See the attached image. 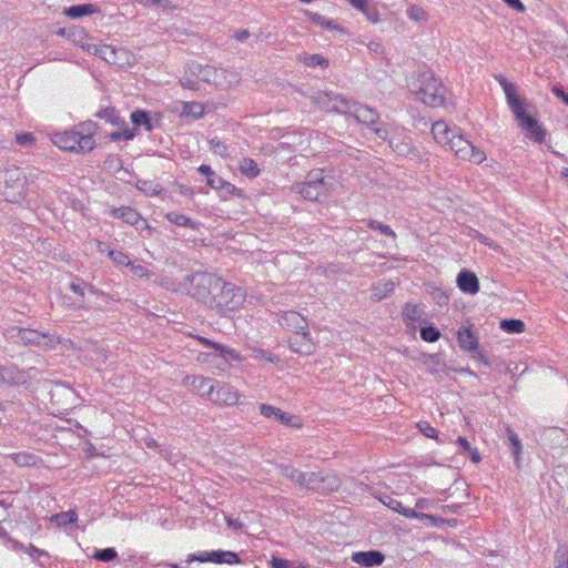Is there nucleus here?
Segmentation results:
<instances>
[{
	"mask_svg": "<svg viewBox=\"0 0 568 568\" xmlns=\"http://www.w3.org/2000/svg\"><path fill=\"white\" fill-rule=\"evenodd\" d=\"M315 101L326 111L353 115L358 122L371 126L373 130L379 128L377 125L379 119L377 111L367 105L352 102L342 95L333 93H320Z\"/></svg>",
	"mask_w": 568,
	"mask_h": 568,
	"instance_id": "1",
	"label": "nucleus"
},
{
	"mask_svg": "<svg viewBox=\"0 0 568 568\" xmlns=\"http://www.w3.org/2000/svg\"><path fill=\"white\" fill-rule=\"evenodd\" d=\"M498 81L504 89L507 103L513 111L515 119L519 126L525 131V135L535 142H542L545 132L538 124V121L527 112L526 102L519 99L516 94V87L504 77H500Z\"/></svg>",
	"mask_w": 568,
	"mask_h": 568,
	"instance_id": "2",
	"label": "nucleus"
},
{
	"mask_svg": "<svg viewBox=\"0 0 568 568\" xmlns=\"http://www.w3.org/2000/svg\"><path fill=\"white\" fill-rule=\"evenodd\" d=\"M97 124L92 121L84 122L78 131H64L54 134L52 141L61 150L71 152H90L95 146L93 135Z\"/></svg>",
	"mask_w": 568,
	"mask_h": 568,
	"instance_id": "3",
	"label": "nucleus"
},
{
	"mask_svg": "<svg viewBox=\"0 0 568 568\" xmlns=\"http://www.w3.org/2000/svg\"><path fill=\"white\" fill-rule=\"evenodd\" d=\"M244 301L245 293L241 287L221 280L209 308L214 310L220 315H224L226 312L237 310Z\"/></svg>",
	"mask_w": 568,
	"mask_h": 568,
	"instance_id": "4",
	"label": "nucleus"
},
{
	"mask_svg": "<svg viewBox=\"0 0 568 568\" xmlns=\"http://www.w3.org/2000/svg\"><path fill=\"white\" fill-rule=\"evenodd\" d=\"M186 280L190 282L189 294L209 307L221 278L212 273L197 272L189 275Z\"/></svg>",
	"mask_w": 568,
	"mask_h": 568,
	"instance_id": "5",
	"label": "nucleus"
},
{
	"mask_svg": "<svg viewBox=\"0 0 568 568\" xmlns=\"http://www.w3.org/2000/svg\"><path fill=\"white\" fill-rule=\"evenodd\" d=\"M445 93L446 89L439 79L430 73H424L420 77L418 97L423 103L433 108L440 106L445 102Z\"/></svg>",
	"mask_w": 568,
	"mask_h": 568,
	"instance_id": "6",
	"label": "nucleus"
},
{
	"mask_svg": "<svg viewBox=\"0 0 568 568\" xmlns=\"http://www.w3.org/2000/svg\"><path fill=\"white\" fill-rule=\"evenodd\" d=\"M375 134L387 141L389 146L400 155H406L410 152L412 139L405 133L403 128L392 124H385L381 128L374 129Z\"/></svg>",
	"mask_w": 568,
	"mask_h": 568,
	"instance_id": "7",
	"label": "nucleus"
},
{
	"mask_svg": "<svg viewBox=\"0 0 568 568\" xmlns=\"http://www.w3.org/2000/svg\"><path fill=\"white\" fill-rule=\"evenodd\" d=\"M192 73L200 80L213 84L221 89H226L237 81V74L212 65L196 64L192 68Z\"/></svg>",
	"mask_w": 568,
	"mask_h": 568,
	"instance_id": "8",
	"label": "nucleus"
},
{
	"mask_svg": "<svg viewBox=\"0 0 568 568\" xmlns=\"http://www.w3.org/2000/svg\"><path fill=\"white\" fill-rule=\"evenodd\" d=\"M293 191L301 194L305 200L317 201L327 191L323 170H313L303 183L293 185Z\"/></svg>",
	"mask_w": 568,
	"mask_h": 568,
	"instance_id": "9",
	"label": "nucleus"
},
{
	"mask_svg": "<svg viewBox=\"0 0 568 568\" xmlns=\"http://www.w3.org/2000/svg\"><path fill=\"white\" fill-rule=\"evenodd\" d=\"M447 148L452 150L456 156L465 161L479 164L486 160L485 152L475 146L469 140L465 139L458 131L453 134Z\"/></svg>",
	"mask_w": 568,
	"mask_h": 568,
	"instance_id": "10",
	"label": "nucleus"
},
{
	"mask_svg": "<svg viewBox=\"0 0 568 568\" xmlns=\"http://www.w3.org/2000/svg\"><path fill=\"white\" fill-rule=\"evenodd\" d=\"M307 480V489L315 490L322 494L335 491L342 485V480L334 473L324 474L322 471H312L308 473Z\"/></svg>",
	"mask_w": 568,
	"mask_h": 568,
	"instance_id": "11",
	"label": "nucleus"
},
{
	"mask_svg": "<svg viewBox=\"0 0 568 568\" xmlns=\"http://www.w3.org/2000/svg\"><path fill=\"white\" fill-rule=\"evenodd\" d=\"M199 342L205 346L213 348L212 353H200L197 359L202 363H212L214 357H220L224 359L226 363L229 361H241L240 354L226 346H223L219 343L212 342L205 337H197Z\"/></svg>",
	"mask_w": 568,
	"mask_h": 568,
	"instance_id": "12",
	"label": "nucleus"
},
{
	"mask_svg": "<svg viewBox=\"0 0 568 568\" xmlns=\"http://www.w3.org/2000/svg\"><path fill=\"white\" fill-rule=\"evenodd\" d=\"M27 178L20 168L12 166L6 170L4 183L7 189H12L11 201H18L23 196Z\"/></svg>",
	"mask_w": 568,
	"mask_h": 568,
	"instance_id": "13",
	"label": "nucleus"
},
{
	"mask_svg": "<svg viewBox=\"0 0 568 568\" xmlns=\"http://www.w3.org/2000/svg\"><path fill=\"white\" fill-rule=\"evenodd\" d=\"M278 323L281 326L291 329L294 334L308 335V324L304 316L295 311L283 312Z\"/></svg>",
	"mask_w": 568,
	"mask_h": 568,
	"instance_id": "14",
	"label": "nucleus"
},
{
	"mask_svg": "<svg viewBox=\"0 0 568 568\" xmlns=\"http://www.w3.org/2000/svg\"><path fill=\"white\" fill-rule=\"evenodd\" d=\"M183 384L190 386L191 389L200 396L211 399L215 389L216 381L203 376H186Z\"/></svg>",
	"mask_w": 568,
	"mask_h": 568,
	"instance_id": "15",
	"label": "nucleus"
},
{
	"mask_svg": "<svg viewBox=\"0 0 568 568\" xmlns=\"http://www.w3.org/2000/svg\"><path fill=\"white\" fill-rule=\"evenodd\" d=\"M239 399L240 394L231 385L216 382L215 389L213 390V395L210 400L217 404L233 406L239 402Z\"/></svg>",
	"mask_w": 568,
	"mask_h": 568,
	"instance_id": "16",
	"label": "nucleus"
},
{
	"mask_svg": "<svg viewBox=\"0 0 568 568\" xmlns=\"http://www.w3.org/2000/svg\"><path fill=\"white\" fill-rule=\"evenodd\" d=\"M402 315L407 326L413 331L416 329L417 324L425 323L424 310L416 304H406L403 308Z\"/></svg>",
	"mask_w": 568,
	"mask_h": 568,
	"instance_id": "17",
	"label": "nucleus"
},
{
	"mask_svg": "<svg viewBox=\"0 0 568 568\" xmlns=\"http://www.w3.org/2000/svg\"><path fill=\"white\" fill-rule=\"evenodd\" d=\"M385 557L378 550L354 552L352 560L364 567H374L383 564Z\"/></svg>",
	"mask_w": 568,
	"mask_h": 568,
	"instance_id": "18",
	"label": "nucleus"
},
{
	"mask_svg": "<svg viewBox=\"0 0 568 568\" xmlns=\"http://www.w3.org/2000/svg\"><path fill=\"white\" fill-rule=\"evenodd\" d=\"M260 413L262 416L266 418H274L275 420L280 422L283 425L286 426H296L293 424V416L291 414L282 412L280 408L274 407L268 404H261L260 405Z\"/></svg>",
	"mask_w": 568,
	"mask_h": 568,
	"instance_id": "19",
	"label": "nucleus"
},
{
	"mask_svg": "<svg viewBox=\"0 0 568 568\" xmlns=\"http://www.w3.org/2000/svg\"><path fill=\"white\" fill-rule=\"evenodd\" d=\"M457 285L465 293L475 294L479 291V282L477 276L467 270L459 272L457 276Z\"/></svg>",
	"mask_w": 568,
	"mask_h": 568,
	"instance_id": "20",
	"label": "nucleus"
},
{
	"mask_svg": "<svg viewBox=\"0 0 568 568\" xmlns=\"http://www.w3.org/2000/svg\"><path fill=\"white\" fill-rule=\"evenodd\" d=\"M457 341L460 348L475 352L478 348V337L470 327H460L457 332Z\"/></svg>",
	"mask_w": 568,
	"mask_h": 568,
	"instance_id": "21",
	"label": "nucleus"
},
{
	"mask_svg": "<svg viewBox=\"0 0 568 568\" xmlns=\"http://www.w3.org/2000/svg\"><path fill=\"white\" fill-rule=\"evenodd\" d=\"M457 130L450 129L445 121H437L432 126V133L437 143L447 146L452 140L453 134Z\"/></svg>",
	"mask_w": 568,
	"mask_h": 568,
	"instance_id": "22",
	"label": "nucleus"
},
{
	"mask_svg": "<svg viewBox=\"0 0 568 568\" xmlns=\"http://www.w3.org/2000/svg\"><path fill=\"white\" fill-rule=\"evenodd\" d=\"M288 344L291 351L297 354L308 355L313 352L310 334L306 336L304 334H294V336L288 338Z\"/></svg>",
	"mask_w": 568,
	"mask_h": 568,
	"instance_id": "23",
	"label": "nucleus"
},
{
	"mask_svg": "<svg viewBox=\"0 0 568 568\" xmlns=\"http://www.w3.org/2000/svg\"><path fill=\"white\" fill-rule=\"evenodd\" d=\"M282 475L290 478L292 481H294L296 485H298L302 488L308 487V473H303L290 465H281L278 467Z\"/></svg>",
	"mask_w": 568,
	"mask_h": 568,
	"instance_id": "24",
	"label": "nucleus"
},
{
	"mask_svg": "<svg viewBox=\"0 0 568 568\" xmlns=\"http://www.w3.org/2000/svg\"><path fill=\"white\" fill-rule=\"evenodd\" d=\"M111 215L115 219H122L125 223L130 225H138L140 221L146 224V222L142 220L141 215L134 209L129 206L114 209ZM145 226L149 229L148 225Z\"/></svg>",
	"mask_w": 568,
	"mask_h": 568,
	"instance_id": "25",
	"label": "nucleus"
},
{
	"mask_svg": "<svg viewBox=\"0 0 568 568\" xmlns=\"http://www.w3.org/2000/svg\"><path fill=\"white\" fill-rule=\"evenodd\" d=\"M210 554V562L214 564H227V565H234L239 564L240 557L234 551H226V550H212Z\"/></svg>",
	"mask_w": 568,
	"mask_h": 568,
	"instance_id": "26",
	"label": "nucleus"
},
{
	"mask_svg": "<svg viewBox=\"0 0 568 568\" xmlns=\"http://www.w3.org/2000/svg\"><path fill=\"white\" fill-rule=\"evenodd\" d=\"M395 288V283L389 280L377 282L372 288V298L374 301H382L387 297Z\"/></svg>",
	"mask_w": 568,
	"mask_h": 568,
	"instance_id": "27",
	"label": "nucleus"
},
{
	"mask_svg": "<svg viewBox=\"0 0 568 568\" xmlns=\"http://www.w3.org/2000/svg\"><path fill=\"white\" fill-rule=\"evenodd\" d=\"M385 506L390 508L392 510L407 517V518H416L418 514L412 508L403 507L402 503L390 496H386L385 499L382 500Z\"/></svg>",
	"mask_w": 568,
	"mask_h": 568,
	"instance_id": "28",
	"label": "nucleus"
},
{
	"mask_svg": "<svg viewBox=\"0 0 568 568\" xmlns=\"http://www.w3.org/2000/svg\"><path fill=\"white\" fill-rule=\"evenodd\" d=\"M47 337V334H42L34 329H19V338L26 345H40Z\"/></svg>",
	"mask_w": 568,
	"mask_h": 568,
	"instance_id": "29",
	"label": "nucleus"
},
{
	"mask_svg": "<svg viewBox=\"0 0 568 568\" xmlns=\"http://www.w3.org/2000/svg\"><path fill=\"white\" fill-rule=\"evenodd\" d=\"M95 11V8L93 4H90V3H85V4H77V6H71L69 7L67 10H65V14L69 17V18H72V19H78V18H81L83 16H88V14H91Z\"/></svg>",
	"mask_w": 568,
	"mask_h": 568,
	"instance_id": "30",
	"label": "nucleus"
},
{
	"mask_svg": "<svg viewBox=\"0 0 568 568\" xmlns=\"http://www.w3.org/2000/svg\"><path fill=\"white\" fill-rule=\"evenodd\" d=\"M240 171L248 179H254L260 174L257 163L250 158H243L240 162Z\"/></svg>",
	"mask_w": 568,
	"mask_h": 568,
	"instance_id": "31",
	"label": "nucleus"
},
{
	"mask_svg": "<svg viewBox=\"0 0 568 568\" xmlns=\"http://www.w3.org/2000/svg\"><path fill=\"white\" fill-rule=\"evenodd\" d=\"M131 121L134 126H144L146 131H152L153 125L151 118L148 112L142 110H136L131 114Z\"/></svg>",
	"mask_w": 568,
	"mask_h": 568,
	"instance_id": "32",
	"label": "nucleus"
},
{
	"mask_svg": "<svg viewBox=\"0 0 568 568\" xmlns=\"http://www.w3.org/2000/svg\"><path fill=\"white\" fill-rule=\"evenodd\" d=\"M165 217L171 223L178 225V226H185L190 229H195V223L185 216L184 214L178 213V212H169Z\"/></svg>",
	"mask_w": 568,
	"mask_h": 568,
	"instance_id": "33",
	"label": "nucleus"
},
{
	"mask_svg": "<svg viewBox=\"0 0 568 568\" xmlns=\"http://www.w3.org/2000/svg\"><path fill=\"white\" fill-rule=\"evenodd\" d=\"M500 328L507 333H523L525 331V323L520 320H503L500 322Z\"/></svg>",
	"mask_w": 568,
	"mask_h": 568,
	"instance_id": "34",
	"label": "nucleus"
},
{
	"mask_svg": "<svg viewBox=\"0 0 568 568\" xmlns=\"http://www.w3.org/2000/svg\"><path fill=\"white\" fill-rule=\"evenodd\" d=\"M10 458L14 462V464L21 467L36 465L38 460V456L30 453L12 454Z\"/></svg>",
	"mask_w": 568,
	"mask_h": 568,
	"instance_id": "35",
	"label": "nucleus"
},
{
	"mask_svg": "<svg viewBox=\"0 0 568 568\" xmlns=\"http://www.w3.org/2000/svg\"><path fill=\"white\" fill-rule=\"evenodd\" d=\"M298 61L307 67L320 65L326 68L328 65V60L321 54H304L303 57H298Z\"/></svg>",
	"mask_w": 568,
	"mask_h": 568,
	"instance_id": "36",
	"label": "nucleus"
},
{
	"mask_svg": "<svg viewBox=\"0 0 568 568\" xmlns=\"http://www.w3.org/2000/svg\"><path fill=\"white\" fill-rule=\"evenodd\" d=\"M78 520V515L74 510L57 514L51 517V521L57 523L58 526L64 527Z\"/></svg>",
	"mask_w": 568,
	"mask_h": 568,
	"instance_id": "37",
	"label": "nucleus"
},
{
	"mask_svg": "<svg viewBox=\"0 0 568 568\" xmlns=\"http://www.w3.org/2000/svg\"><path fill=\"white\" fill-rule=\"evenodd\" d=\"M95 55L102 58L108 63H115L116 49L112 45L103 44L95 49Z\"/></svg>",
	"mask_w": 568,
	"mask_h": 568,
	"instance_id": "38",
	"label": "nucleus"
},
{
	"mask_svg": "<svg viewBox=\"0 0 568 568\" xmlns=\"http://www.w3.org/2000/svg\"><path fill=\"white\" fill-rule=\"evenodd\" d=\"M407 17L410 20L416 21V22L427 21L428 20V12L424 8H422L419 6L412 4L407 9Z\"/></svg>",
	"mask_w": 568,
	"mask_h": 568,
	"instance_id": "39",
	"label": "nucleus"
},
{
	"mask_svg": "<svg viewBox=\"0 0 568 568\" xmlns=\"http://www.w3.org/2000/svg\"><path fill=\"white\" fill-rule=\"evenodd\" d=\"M272 568H307V565L273 557L270 561Z\"/></svg>",
	"mask_w": 568,
	"mask_h": 568,
	"instance_id": "40",
	"label": "nucleus"
},
{
	"mask_svg": "<svg viewBox=\"0 0 568 568\" xmlns=\"http://www.w3.org/2000/svg\"><path fill=\"white\" fill-rule=\"evenodd\" d=\"M420 337L423 341L434 343L439 339L440 332L437 327L429 325L420 328Z\"/></svg>",
	"mask_w": 568,
	"mask_h": 568,
	"instance_id": "41",
	"label": "nucleus"
},
{
	"mask_svg": "<svg viewBox=\"0 0 568 568\" xmlns=\"http://www.w3.org/2000/svg\"><path fill=\"white\" fill-rule=\"evenodd\" d=\"M92 557L97 560L109 562L118 557V552L114 548H104L101 550H95Z\"/></svg>",
	"mask_w": 568,
	"mask_h": 568,
	"instance_id": "42",
	"label": "nucleus"
},
{
	"mask_svg": "<svg viewBox=\"0 0 568 568\" xmlns=\"http://www.w3.org/2000/svg\"><path fill=\"white\" fill-rule=\"evenodd\" d=\"M210 149L214 154H217L222 158L229 156L227 145L224 142L220 141L219 139L210 140Z\"/></svg>",
	"mask_w": 568,
	"mask_h": 568,
	"instance_id": "43",
	"label": "nucleus"
},
{
	"mask_svg": "<svg viewBox=\"0 0 568 568\" xmlns=\"http://www.w3.org/2000/svg\"><path fill=\"white\" fill-rule=\"evenodd\" d=\"M367 226L372 230H378L381 231L383 234L387 235V236H390L393 239H396V233L386 224H383L378 221H375V220H369L368 223H367Z\"/></svg>",
	"mask_w": 568,
	"mask_h": 568,
	"instance_id": "44",
	"label": "nucleus"
},
{
	"mask_svg": "<svg viewBox=\"0 0 568 568\" xmlns=\"http://www.w3.org/2000/svg\"><path fill=\"white\" fill-rule=\"evenodd\" d=\"M183 111L186 114H192L194 118H201L204 112V108L197 102H187L183 106Z\"/></svg>",
	"mask_w": 568,
	"mask_h": 568,
	"instance_id": "45",
	"label": "nucleus"
},
{
	"mask_svg": "<svg viewBox=\"0 0 568 568\" xmlns=\"http://www.w3.org/2000/svg\"><path fill=\"white\" fill-rule=\"evenodd\" d=\"M109 256L116 265H124V266L131 265V261H130L129 256L121 251L111 250L109 252Z\"/></svg>",
	"mask_w": 568,
	"mask_h": 568,
	"instance_id": "46",
	"label": "nucleus"
},
{
	"mask_svg": "<svg viewBox=\"0 0 568 568\" xmlns=\"http://www.w3.org/2000/svg\"><path fill=\"white\" fill-rule=\"evenodd\" d=\"M99 118L104 119L106 122L118 124L120 123V116L118 115L114 108H105L99 112Z\"/></svg>",
	"mask_w": 568,
	"mask_h": 568,
	"instance_id": "47",
	"label": "nucleus"
},
{
	"mask_svg": "<svg viewBox=\"0 0 568 568\" xmlns=\"http://www.w3.org/2000/svg\"><path fill=\"white\" fill-rule=\"evenodd\" d=\"M16 142L23 148H28V146H31L36 142V138L33 136L32 133L22 132V133H18L16 135Z\"/></svg>",
	"mask_w": 568,
	"mask_h": 568,
	"instance_id": "48",
	"label": "nucleus"
},
{
	"mask_svg": "<svg viewBox=\"0 0 568 568\" xmlns=\"http://www.w3.org/2000/svg\"><path fill=\"white\" fill-rule=\"evenodd\" d=\"M308 17L314 23L321 27L336 29L332 20H326L323 16L318 13H308Z\"/></svg>",
	"mask_w": 568,
	"mask_h": 568,
	"instance_id": "49",
	"label": "nucleus"
},
{
	"mask_svg": "<svg viewBox=\"0 0 568 568\" xmlns=\"http://www.w3.org/2000/svg\"><path fill=\"white\" fill-rule=\"evenodd\" d=\"M507 432H508V439L513 447V453L516 456V458H518V455L521 450L520 440H519L518 436L510 428H508Z\"/></svg>",
	"mask_w": 568,
	"mask_h": 568,
	"instance_id": "50",
	"label": "nucleus"
},
{
	"mask_svg": "<svg viewBox=\"0 0 568 568\" xmlns=\"http://www.w3.org/2000/svg\"><path fill=\"white\" fill-rule=\"evenodd\" d=\"M129 267L131 270V273L135 277H139V278L150 277V271L145 266L141 265V264L131 263V265H129Z\"/></svg>",
	"mask_w": 568,
	"mask_h": 568,
	"instance_id": "51",
	"label": "nucleus"
},
{
	"mask_svg": "<svg viewBox=\"0 0 568 568\" xmlns=\"http://www.w3.org/2000/svg\"><path fill=\"white\" fill-rule=\"evenodd\" d=\"M210 551H201L199 554H190L187 555L185 561L187 564H191L193 561H199V562H210Z\"/></svg>",
	"mask_w": 568,
	"mask_h": 568,
	"instance_id": "52",
	"label": "nucleus"
},
{
	"mask_svg": "<svg viewBox=\"0 0 568 568\" xmlns=\"http://www.w3.org/2000/svg\"><path fill=\"white\" fill-rule=\"evenodd\" d=\"M419 430L428 438H436L437 437V429L434 428L429 423H419L418 424Z\"/></svg>",
	"mask_w": 568,
	"mask_h": 568,
	"instance_id": "53",
	"label": "nucleus"
},
{
	"mask_svg": "<svg viewBox=\"0 0 568 568\" xmlns=\"http://www.w3.org/2000/svg\"><path fill=\"white\" fill-rule=\"evenodd\" d=\"M26 552L36 560L38 557H49V554L45 550L39 549L33 545H29L26 548Z\"/></svg>",
	"mask_w": 568,
	"mask_h": 568,
	"instance_id": "54",
	"label": "nucleus"
},
{
	"mask_svg": "<svg viewBox=\"0 0 568 568\" xmlns=\"http://www.w3.org/2000/svg\"><path fill=\"white\" fill-rule=\"evenodd\" d=\"M555 568H568V550H560L558 552Z\"/></svg>",
	"mask_w": 568,
	"mask_h": 568,
	"instance_id": "55",
	"label": "nucleus"
},
{
	"mask_svg": "<svg viewBox=\"0 0 568 568\" xmlns=\"http://www.w3.org/2000/svg\"><path fill=\"white\" fill-rule=\"evenodd\" d=\"M0 381L4 383H18L12 377V369L10 367L0 366Z\"/></svg>",
	"mask_w": 568,
	"mask_h": 568,
	"instance_id": "56",
	"label": "nucleus"
},
{
	"mask_svg": "<svg viewBox=\"0 0 568 568\" xmlns=\"http://www.w3.org/2000/svg\"><path fill=\"white\" fill-rule=\"evenodd\" d=\"M224 179L219 176L217 174L214 173L213 176H211L206 183L207 185H210L212 189H215V190H222L223 189V185L224 184Z\"/></svg>",
	"mask_w": 568,
	"mask_h": 568,
	"instance_id": "57",
	"label": "nucleus"
},
{
	"mask_svg": "<svg viewBox=\"0 0 568 568\" xmlns=\"http://www.w3.org/2000/svg\"><path fill=\"white\" fill-rule=\"evenodd\" d=\"M140 4H143L144 7H164L169 3V0H135Z\"/></svg>",
	"mask_w": 568,
	"mask_h": 568,
	"instance_id": "58",
	"label": "nucleus"
},
{
	"mask_svg": "<svg viewBox=\"0 0 568 568\" xmlns=\"http://www.w3.org/2000/svg\"><path fill=\"white\" fill-rule=\"evenodd\" d=\"M362 12L366 16V18H367L371 22H373V23L378 22V20H379V14H378V12H377L376 10H374V9H369V8H368V6H367V7H366V10H365V11H362Z\"/></svg>",
	"mask_w": 568,
	"mask_h": 568,
	"instance_id": "59",
	"label": "nucleus"
},
{
	"mask_svg": "<svg viewBox=\"0 0 568 568\" xmlns=\"http://www.w3.org/2000/svg\"><path fill=\"white\" fill-rule=\"evenodd\" d=\"M358 11H365L369 0H347Z\"/></svg>",
	"mask_w": 568,
	"mask_h": 568,
	"instance_id": "60",
	"label": "nucleus"
},
{
	"mask_svg": "<svg viewBox=\"0 0 568 568\" xmlns=\"http://www.w3.org/2000/svg\"><path fill=\"white\" fill-rule=\"evenodd\" d=\"M552 93L568 105V93H566L562 88L554 87Z\"/></svg>",
	"mask_w": 568,
	"mask_h": 568,
	"instance_id": "61",
	"label": "nucleus"
},
{
	"mask_svg": "<svg viewBox=\"0 0 568 568\" xmlns=\"http://www.w3.org/2000/svg\"><path fill=\"white\" fill-rule=\"evenodd\" d=\"M457 444L463 454H467V450H471V446H470L469 442L463 436H459L457 438Z\"/></svg>",
	"mask_w": 568,
	"mask_h": 568,
	"instance_id": "62",
	"label": "nucleus"
},
{
	"mask_svg": "<svg viewBox=\"0 0 568 568\" xmlns=\"http://www.w3.org/2000/svg\"><path fill=\"white\" fill-rule=\"evenodd\" d=\"M510 8L517 10L518 12L525 11V6L520 0H504Z\"/></svg>",
	"mask_w": 568,
	"mask_h": 568,
	"instance_id": "63",
	"label": "nucleus"
},
{
	"mask_svg": "<svg viewBox=\"0 0 568 568\" xmlns=\"http://www.w3.org/2000/svg\"><path fill=\"white\" fill-rule=\"evenodd\" d=\"M197 171H199L201 174H203V175H205V176H206V181H207L211 176H213V175H214V173H215V172L211 169V166H210V165H206V164H202V165H200V166H199V169H197Z\"/></svg>",
	"mask_w": 568,
	"mask_h": 568,
	"instance_id": "64",
	"label": "nucleus"
}]
</instances>
